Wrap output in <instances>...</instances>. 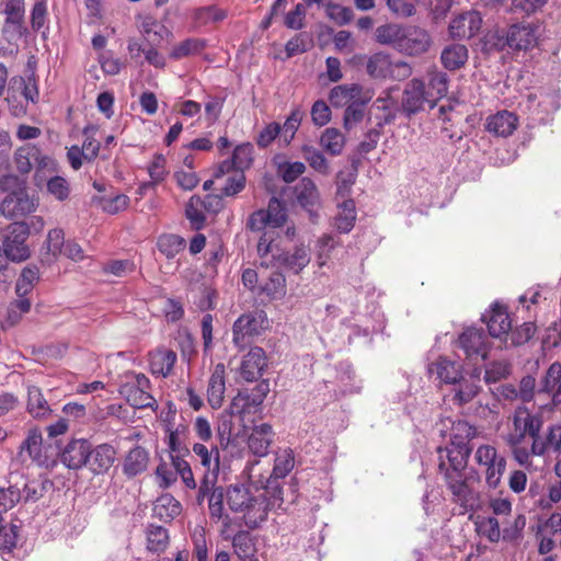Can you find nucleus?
Returning a JSON list of instances; mask_svg holds the SVG:
<instances>
[{
    "instance_id": "obj_1",
    "label": "nucleus",
    "mask_w": 561,
    "mask_h": 561,
    "mask_svg": "<svg viewBox=\"0 0 561 561\" xmlns=\"http://www.w3.org/2000/svg\"><path fill=\"white\" fill-rule=\"evenodd\" d=\"M268 391L270 385L266 381H261L251 389L244 388L238 391L229 407V419L222 417L217 428L220 448L226 449L231 443V417L238 416L244 424L254 422L253 416L261 413Z\"/></svg>"
},
{
    "instance_id": "obj_2",
    "label": "nucleus",
    "mask_w": 561,
    "mask_h": 561,
    "mask_svg": "<svg viewBox=\"0 0 561 561\" xmlns=\"http://www.w3.org/2000/svg\"><path fill=\"white\" fill-rule=\"evenodd\" d=\"M261 265L268 267H283L294 274H299L310 263V249L305 244L296 245L294 251H284L279 242L271 233L264 232L256 245Z\"/></svg>"
},
{
    "instance_id": "obj_3",
    "label": "nucleus",
    "mask_w": 561,
    "mask_h": 561,
    "mask_svg": "<svg viewBox=\"0 0 561 561\" xmlns=\"http://www.w3.org/2000/svg\"><path fill=\"white\" fill-rule=\"evenodd\" d=\"M513 432L504 437L516 462L527 466V453L524 440L526 437L541 432L543 417L540 413H533L526 407H517L513 413Z\"/></svg>"
},
{
    "instance_id": "obj_4",
    "label": "nucleus",
    "mask_w": 561,
    "mask_h": 561,
    "mask_svg": "<svg viewBox=\"0 0 561 561\" xmlns=\"http://www.w3.org/2000/svg\"><path fill=\"white\" fill-rule=\"evenodd\" d=\"M443 480L451 494L450 501L459 507V514L465 515L479 508L480 493L469 483L466 471L448 474Z\"/></svg>"
},
{
    "instance_id": "obj_5",
    "label": "nucleus",
    "mask_w": 561,
    "mask_h": 561,
    "mask_svg": "<svg viewBox=\"0 0 561 561\" xmlns=\"http://www.w3.org/2000/svg\"><path fill=\"white\" fill-rule=\"evenodd\" d=\"M366 71L374 79L402 81L412 75V67L407 61H393L389 54L378 51L368 57Z\"/></svg>"
},
{
    "instance_id": "obj_6",
    "label": "nucleus",
    "mask_w": 561,
    "mask_h": 561,
    "mask_svg": "<svg viewBox=\"0 0 561 561\" xmlns=\"http://www.w3.org/2000/svg\"><path fill=\"white\" fill-rule=\"evenodd\" d=\"M474 460L483 468L486 485L490 489H496L506 470V458L494 446L484 444L477 448Z\"/></svg>"
},
{
    "instance_id": "obj_7",
    "label": "nucleus",
    "mask_w": 561,
    "mask_h": 561,
    "mask_svg": "<svg viewBox=\"0 0 561 561\" xmlns=\"http://www.w3.org/2000/svg\"><path fill=\"white\" fill-rule=\"evenodd\" d=\"M224 497L225 490L221 485H218L216 472L203 473L198 483L196 503L201 506L207 500L210 518L216 522L224 516Z\"/></svg>"
},
{
    "instance_id": "obj_8",
    "label": "nucleus",
    "mask_w": 561,
    "mask_h": 561,
    "mask_svg": "<svg viewBox=\"0 0 561 561\" xmlns=\"http://www.w3.org/2000/svg\"><path fill=\"white\" fill-rule=\"evenodd\" d=\"M28 236L30 227L24 221H14L8 226L2 248L9 260L21 262L31 256L30 248L26 244Z\"/></svg>"
},
{
    "instance_id": "obj_9",
    "label": "nucleus",
    "mask_w": 561,
    "mask_h": 561,
    "mask_svg": "<svg viewBox=\"0 0 561 561\" xmlns=\"http://www.w3.org/2000/svg\"><path fill=\"white\" fill-rule=\"evenodd\" d=\"M537 42L538 27L531 23H518L511 25L496 45L501 48L507 46L514 50H528L534 48Z\"/></svg>"
},
{
    "instance_id": "obj_10",
    "label": "nucleus",
    "mask_w": 561,
    "mask_h": 561,
    "mask_svg": "<svg viewBox=\"0 0 561 561\" xmlns=\"http://www.w3.org/2000/svg\"><path fill=\"white\" fill-rule=\"evenodd\" d=\"M438 471L443 477L466 471L472 448L453 446L437 447Z\"/></svg>"
},
{
    "instance_id": "obj_11",
    "label": "nucleus",
    "mask_w": 561,
    "mask_h": 561,
    "mask_svg": "<svg viewBox=\"0 0 561 561\" xmlns=\"http://www.w3.org/2000/svg\"><path fill=\"white\" fill-rule=\"evenodd\" d=\"M457 344L470 362L484 360L490 351L489 339L483 329L474 327L463 330L458 337Z\"/></svg>"
},
{
    "instance_id": "obj_12",
    "label": "nucleus",
    "mask_w": 561,
    "mask_h": 561,
    "mask_svg": "<svg viewBox=\"0 0 561 561\" xmlns=\"http://www.w3.org/2000/svg\"><path fill=\"white\" fill-rule=\"evenodd\" d=\"M433 44L430 33L417 25H405L398 51L408 56H421Z\"/></svg>"
},
{
    "instance_id": "obj_13",
    "label": "nucleus",
    "mask_w": 561,
    "mask_h": 561,
    "mask_svg": "<svg viewBox=\"0 0 561 561\" xmlns=\"http://www.w3.org/2000/svg\"><path fill=\"white\" fill-rule=\"evenodd\" d=\"M428 103L434 107L433 99L430 98L423 80L414 78L404 88L401 106L403 112L411 116L424 108Z\"/></svg>"
},
{
    "instance_id": "obj_14",
    "label": "nucleus",
    "mask_w": 561,
    "mask_h": 561,
    "mask_svg": "<svg viewBox=\"0 0 561 561\" xmlns=\"http://www.w3.org/2000/svg\"><path fill=\"white\" fill-rule=\"evenodd\" d=\"M481 26V14L471 10L455 16L449 23L448 32L454 39H469L479 33Z\"/></svg>"
},
{
    "instance_id": "obj_15",
    "label": "nucleus",
    "mask_w": 561,
    "mask_h": 561,
    "mask_svg": "<svg viewBox=\"0 0 561 561\" xmlns=\"http://www.w3.org/2000/svg\"><path fill=\"white\" fill-rule=\"evenodd\" d=\"M37 204L28 196L25 190L12 192L5 196L0 205L1 214L7 218L25 217L36 210Z\"/></svg>"
},
{
    "instance_id": "obj_16",
    "label": "nucleus",
    "mask_w": 561,
    "mask_h": 561,
    "mask_svg": "<svg viewBox=\"0 0 561 561\" xmlns=\"http://www.w3.org/2000/svg\"><path fill=\"white\" fill-rule=\"evenodd\" d=\"M50 161V158L43 156L41 149L33 144L19 147L14 153V162L21 174L30 173L33 169V162L38 168H46Z\"/></svg>"
},
{
    "instance_id": "obj_17",
    "label": "nucleus",
    "mask_w": 561,
    "mask_h": 561,
    "mask_svg": "<svg viewBox=\"0 0 561 561\" xmlns=\"http://www.w3.org/2000/svg\"><path fill=\"white\" fill-rule=\"evenodd\" d=\"M91 444L87 439L70 440L61 453V462L69 469H80L88 465Z\"/></svg>"
},
{
    "instance_id": "obj_18",
    "label": "nucleus",
    "mask_w": 561,
    "mask_h": 561,
    "mask_svg": "<svg viewBox=\"0 0 561 561\" xmlns=\"http://www.w3.org/2000/svg\"><path fill=\"white\" fill-rule=\"evenodd\" d=\"M274 438L275 432L272 425L261 423L252 427L248 437V447L253 455L264 457L270 453Z\"/></svg>"
},
{
    "instance_id": "obj_19",
    "label": "nucleus",
    "mask_w": 561,
    "mask_h": 561,
    "mask_svg": "<svg viewBox=\"0 0 561 561\" xmlns=\"http://www.w3.org/2000/svg\"><path fill=\"white\" fill-rule=\"evenodd\" d=\"M266 366L267 359L264 350L255 346L244 355L240 367V375L244 380L253 381L263 375Z\"/></svg>"
},
{
    "instance_id": "obj_20",
    "label": "nucleus",
    "mask_w": 561,
    "mask_h": 561,
    "mask_svg": "<svg viewBox=\"0 0 561 561\" xmlns=\"http://www.w3.org/2000/svg\"><path fill=\"white\" fill-rule=\"evenodd\" d=\"M540 391L551 397L552 407L561 413V363L553 362L540 381Z\"/></svg>"
},
{
    "instance_id": "obj_21",
    "label": "nucleus",
    "mask_w": 561,
    "mask_h": 561,
    "mask_svg": "<svg viewBox=\"0 0 561 561\" xmlns=\"http://www.w3.org/2000/svg\"><path fill=\"white\" fill-rule=\"evenodd\" d=\"M486 325L491 336L500 339L505 344L508 343V333L512 329V320L505 307L495 304L492 307Z\"/></svg>"
},
{
    "instance_id": "obj_22",
    "label": "nucleus",
    "mask_w": 561,
    "mask_h": 561,
    "mask_svg": "<svg viewBox=\"0 0 561 561\" xmlns=\"http://www.w3.org/2000/svg\"><path fill=\"white\" fill-rule=\"evenodd\" d=\"M226 391V368L224 364H217L210 375L207 386V402L211 409L221 408Z\"/></svg>"
},
{
    "instance_id": "obj_23",
    "label": "nucleus",
    "mask_w": 561,
    "mask_h": 561,
    "mask_svg": "<svg viewBox=\"0 0 561 561\" xmlns=\"http://www.w3.org/2000/svg\"><path fill=\"white\" fill-rule=\"evenodd\" d=\"M261 330L262 320H260L255 314H242L233 323V342L238 346H243L247 343V337L259 335Z\"/></svg>"
},
{
    "instance_id": "obj_24",
    "label": "nucleus",
    "mask_w": 561,
    "mask_h": 561,
    "mask_svg": "<svg viewBox=\"0 0 561 561\" xmlns=\"http://www.w3.org/2000/svg\"><path fill=\"white\" fill-rule=\"evenodd\" d=\"M369 91L358 83L340 84L331 89L329 101L333 107H346Z\"/></svg>"
},
{
    "instance_id": "obj_25",
    "label": "nucleus",
    "mask_w": 561,
    "mask_h": 561,
    "mask_svg": "<svg viewBox=\"0 0 561 561\" xmlns=\"http://www.w3.org/2000/svg\"><path fill=\"white\" fill-rule=\"evenodd\" d=\"M176 353L172 350L160 347L149 353V367L152 375L168 377L172 374L176 363Z\"/></svg>"
},
{
    "instance_id": "obj_26",
    "label": "nucleus",
    "mask_w": 561,
    "mask_h": 561,
    "mask_svg": "<svg viewBox=\"0 0 561 561\" xmlns=\"http://www.w3.org/2000/svg\"><path fill=\"white\" fill-rule=\"evenodd\" d=\"M518 125V117L508 111H500L490 116L486 121L485 128L489 133L500 136H511Z\"/></svg>"
},
{
    "instance_id": "obj_27",
    "label": "nucleus",
    "mask_w": 561,
    "mask_h": 561,
    "mask_svg": "<svg viewBox=\"0 0 561 561\" xmlns=\"http://www.w3.org/2000/svg\"><path fill=\"white\" fill-rule=\"evenodd\" d=\"M116 459V450L110 444H101L94 449L91 448L88 466L95 474H101L110 470Z\"/></svg>"
},
{
    "instance_id": "obj_28",
    "label": "nucleus",
    "mask_w": 561,
    "mask_h": 561,
    "mask_svg": "<svg viewBox=\"0 0 561 561\" xmlns=\"http://www.w3.org/2000/svg\"><path fill=\"white\" fill-rule=\"evenodd\" d=\"M294 192L298 204L310 214L313 213V208L320 206V193L310 178H302L296 184Z\"/></svg>"
},
{
    "instance_id": "obj_29",
    "label": "nucleus",
    "mask_w": 561,
    "mask_h": 561,
    "mask_svg": "<svg viewBox=\"0 0 561 561\" xmlns=\"http://www.w3.org/2000/svg\"><path fill=\"white\" fill-rule=\"evenodd\" d=\"M271 510L268 501L265 500L264 496L261 494L253 495L250 503H248L244 511H242L244 524L250 529L257 528L260 524L266 519Z\"/></svg>"
},
{
    "instance_id": "obj_30",
    "label": "nucleus",
    "mask_w": 561,
    "mask_h": 561,
    "mask_svg": "<svg viewBox=\"0 0 561 561\" xmlns=\"http://www.w3.org/2000/svg\"><path fill=\"white\" fill-rule=\"evenodd\" d=\"M20 457L23 461L26 460V456L34 462L43 465L45 457L43 454V437L42 432L34 427L27 432L26 438L23 440L20 447Z\"/></svg>"
},
{
    "instance_id": "obj_31",
    "label": "nucleus",
    "mask_w": 561,
    "mask_h": 561,
    "mask_svg": "<svg viewBox=\"0 0 561 561\" xmlns=\"http://www.w3.org/2000/svg\"><path fill=\"white\" fill-rule=\"evenodd\" d=\"M450 424V443L453 446L472 448L470 442L478 436V430L466 420L451 421Z\"/></svg>"
},
{
    "instance_id": "obj_32",
    "label": "nucleus",
    "mask_w": 561,
    "mask_h": 561,
    "mask_svg": "<svg viewBox=\"0 0 561 561\" xmlns=\"http://www.w3.org/2000/svg\"><path fill=\"white\" fill-rule=\"evenodd\" d=\"M149 453L141 446L130 449L123 463V472L128 478H134L147 470Z\"/></svg>"
},
{
    "instance_id": "obj_33",
    "label": "nucleus",
    "mask_w": 561,
    "mask_h": 561,
    "mask_svg": "<svg viewBox=\"0 0 561 561\" xmlns=\"http://www.w3.org/2000/svg\"><path fill=\"white\" fill-rule=\"evenodd\" d=\"M469 58V51L463 44L447 45L440 54L443 66L450 71L459 70L465 67Z\"/></svg>"
},
{
    "instance_id": "obj_34",
    "label": "nucleus",
    "mask_w": 561,
    "mask_h": 561,
    "mask_svg": "<svg viewBox=\"0 0 561 561\" xmlns=\"http://www.w3.org/2000/svg\"><path fill=\"white\" fill-rule=\"evenodd\" d=\"M181 503L170 493L160 495L153 504V516L169 523L181 514Z\"/></svg>"
},
{
    "instance_id": "obj_35",
    "label": "nucleus",
    "mask_w": 561,
    "mask_h": 561,
    "mask_svg": "<svg viewBox=\"0 0 561 561\" xmlns=\"http://www.w3.org/2000/svg\"><path fill=\"white\" fill-rule=\"evenodd\" d=\"M146 549L149 552L161 554L170 545L169 530L162 526L149 524L145 531Z\"/></svg>"
},
{
    "instance_id": "obj_36",
    "label": "nucleus",
    "mask_w": 561,
    "mask_h": 561,
    "mask_svg": "<svg viewBox=\"0 0 561 561\" xmlns=\"http://www.w3.org/2000/svg\"><path fill=\"white\" fill-rule=\"evenodd\" d=\"M431 374H436L445 383H456L461 379V367L456 362L449 360L446 357H439L432 363L428 367Z\"/></svg>"
},
{
    "instance_id": "obj_37",
    "label": "nucleus",
    "mask_w": 561,
    "mask_h": 561,
    "mask_svg": "<svg viewBox=\"0 0 561 561\" xmlns=\"http://www.w3.org/2000/svg\"><path fill=\"white\" fill-rule=\"evenodd\" d=\"M455 387L453 389V398L451 401L454 404L462 407L469 402H471L480 392L479 379L474 378H463L453 383Z\"/></svg>"
},
{
    "instance_id": "obj_38",
    "label": "nucleus",
    "mask_w": 561,
    "mask_h": 561,
    "mask_svg": "<svg viewBox=\"0 0 561 561\" xmlns=\"http://www.w3.org/2000/svg\"><path fill=\"white\" fill-rule=\"evenodd\" d=\"M356 207L352 198L337 204V214L334 217V227L340 233H348L355 226Z\"/></svg>"
},
{
    "instance_id": "obj_39",
    "label": "nucleus",
    "mask_w": 561,
    "mask_h": 561,
    "mask_svg": "<svg viewBox=\"0 0 561 561\" xmlns=\"http://www.w3.org/2000/svg\"><path fill=\"white\" fill-rule=\"evenodd\" d=\"M192 450L194 455L198 457L201 465L205 469L204 473L214 471L216 472V478H218L220 465L219 447L211 446V448H208L202 443H195Z\"/></svg>"
},
{
    "instance_id": "obj_40",
    "label": "nucleus",
    "mask_w": 561,
    "mask_h": 561,
    "mask_svg": "<svg viewBox=\"0 0 561 561\" xmlns=\"http://www.w3.org/2000/svg\"><path fill=\"white\" fill-rule=\"evenodd\" d=\"M26 410L34 419H45L51 413L50 405L45 399L41 388L36 386H30L27 388Z\"/></svg>"
},
{
    "instance_id": "obj_41",
    "label": "nucleus",
    "mask_w": 561,
    "mask_h": 561,
    "mask_svg": "<svg viewBox=\"0 0 561 561\" xmlns=\"http://www.w3.org/2000/svg\"><path fill=\"white\" fill-rule=\"evenodd\" d=\"M373 96L374 92L371 90L368 93L363 94V96L357 99L352 104H348V106H346L343 116V123L346 129H352L354 126H356L358 123L363 121L365 116L366 106L371 101Z\"/></svg>"
},
{
    "instance_id": "obj_42",
    "label": "nucleus",
    "mask_w": 561,
    "mask_h": 561,
    "mask_svg": "<svg viewBox=\"0 0 561 561\" xmlns=\"http://www.w3.org/2000/svg\"><path fill=\"white\" fill-rule=\"evenodd\" d=\"M405 25L396 23H386L379 25L375 31L376 42L381 45L392 46L394 49H399V45L402 38V34Z\"/></svg>"
},
{
    "instance_id": "obj_43",
    "label": "nucleus",
    "mask_w": 561,
    "mask_h": 561,
    "mask_svg": "<svg viewBox=\"0 0 561 561\" xmlns=\"http://www.w3.org/2000/svg\"><path fill=\"white\" fill-rule=\"evenodd\" d=\"M300 153L313 171L321 175L330 174V163L318 148L309 144H304L300 147Z\"/></svg>"
},
{
    "instance_id": "obj_44",
    "label": "nucleus",
    "mask_w": 561,
    "mask_h": 561,
    "mask_svg": "<svg viewBox=\"0 0 561 561\" xmlns=\"http://www.w3.org/2000/svg\"><path fill=\"white\" fill-rule=\"evenodd\" d=\"M7 14L5 25L12 26L15 34L21 37L26 32L24 27V2L23 0H10L4 10Z\"/></svg>"
},
{
    "instance_id": "obj_45",
    "label": "nucleus",
    "mask_w": 561,
    "mask_h": 561,
    "mask_svg": "<svg viewBox=\"0 0 561 561\" xmlns=\"http://www.w3.org/2000/svg\"><path fill=\"white\" fill-rule=\"evenodd\" d=\"M232 547L234 553L241 561L256 560L254 554L256 552L255 542L249 531L240 530L232 538Z\"/></svg>"
},
{
    "instance_id": "obj_46",
    "label": "nucleus",
    "mask_w": 561,
    "mask_h": 561,
    "mask_svg": "<svg viewBox=\"0 0 561 561\" xmlns=\"http://www.w3.org/2000/svg\"><path fill=\"white\" fill-rule=\"evenodd\" d=\"M305 112L300 106H296L291 108L289 115L287 116L285 123L280 125V141L284 146H289L294 140L296 133L298 131L301 122L304 119Z\"/></svg>"
},
{
    "instance_id": "obj_47",
    "label": "nucleus",
    "mask_w": 561,
    "mask_h": 561,
    "mask_svg": "<svg viewBox=\"0 0 561 561\" xmlns=\"http://www.w3.org/2000/svg\"><path fill=\"white\" fill-rule=\"evenodd\" d=\"M427 76L428 90L426 91L435 104L437 100L444 98L448 92V76L445 72L437 70L436 68L428 70Z\"/></svg>"
},
{
    "instance_id": "obj_48",
    "label": "nucleus",
    "mask_w": 561,
    "mask_h": 561,
    "mask_svg": "<svg viewBox=\"0 0 561 561\" xmlns=\"http://www.w3.org/2000/svg\"><path fill=\"white\" fill-rule=\"evenodd\" d=\"M320 146L331 156H339L345 147V137L337 128H327L320 136Z\"/></svg>"
},
{
    "instance_id": "obj_49",
    "label": "nucleus",
    "mask_w": 561,
    "mask_h": 561,
    "mask_svg": "<svg viewBox=\"0 0 561 561\" xmlns=\"http://www.w3.org/2000/svg\"><path fill=\"white\" fill-rule=\"evenodd\" d=\"M123 393L126 401L135 409L152 408L156 404V399L150 394V391L134 386H124Z\"/></svg>"
},
{
    "instance_id": "obj_50",
    "label": "nucleus",
    "mask_w": 561,
    "mask_h": 561,
    "mask_svg": "<svg viewBox=\"0 0 561 561\" xmlns=\"http://www.w3.org/2000/svg\"><path fill=\"white\" fill-rule=\"evenodd\" d=\"M203 208H207L206 202H203L197 195H193L186 204L185 216L194 230H201L205 226L206 218Z\"/></svg>"
},
{
    "instance_id": "obj_51",
    "label": "nucleus",
    "mask_w": 561,
    "mask_h": 561,
    "mask_svg": "<svg viewBox=\"0 0 561 561\" xmlns=\"http://www.w3.org/2000/svg\"><path fill=\"white\" fill-rule=\"evenodd\" d=\"M205 47L206 42L202 38H186L172 48L170 58L180 60L182 58L202 53Z\"/></svg>"
},
{
    "instance_id": "obj_52",
    "label": "nucleus",
    "mask_w": 561,
    "mask_h": 561,
    "mask_svg": "<svg viewBox=\"0 0 561 561\" xmlns=\"http://www.w3.org/2000/svg\"><path fill=\"white\" fill-rule=\"evenodd\" d=\"M170 459L176 477L179 476L181 478L183 484L190 490L198 489L192 467L190 462L184 459L183 455H170Z\"/></svg>"
},
{
    "instance_id": "obj_53",
    "label": "nucleus",
    "mask_w": 561,
    "mask_h": 561,
    "mask_svg": "<svg viewBox=\"0 0 561 561\" xmlns=\"http://www.w3.org/2000/svg\"><path fill=\"white\" fill-rule=\"evenodd\" d=\"M39 280V270L35 264L26 265L16 282L15 291L19 297H24L32 291L34 285Z\"/></svg>"
},
{
    "instance_id": "obj_54",
    "label": "nucleus",
    "mask_w": 561,
    "mask_h": 561,
    "mask_svg": "<svg viewBox=\"0 0 561 561\" xmlns=\"http://www.w3.org/2000/svg\"><path fill=\"white\" fill-rule=\"evenodd\" d=\"M15 88L20 90V94L24 98L26 102L36 103L38 100V89L37 83L33 79H28L27 81L23 77L15 78L13 80V85L9 90L8 101L14 99Z\"/></svg>"
},
{
    "instance_id": "obj_55",
    "label": "nucleus",
    "mask_w": 561,
    "mask_h": 561,
    "mask_svg": "<svg viewBox=\"0 0 561 561\" xmlns=\"http://www.w3.org/2000/svg\"><path fill=\"white\" fill-rule=\"evenodd\" d=\"M295 467V455L293 449L285 448L276 454L274 468L270 478L283 479Z\"/></svg>"
},
{
    "instance_id": "obj_56",
    "label": "nucleus",
    "mask_w": 561,
    "mask_h": 561,
    "mask_svg": "<svg viewBox=\"0 0 561 561\" xmlns=\"http://www.w3.org/2000/svg\"><path fill=\"white\" fill-rule=\"evenodd\" d=\"M65 232L60 228H55L48 231L47 239L45 241V253L47 261L56 260L58 255L62 253L65 247Z\"/></svg>"
},
{
    "instance_id": "obj_57",
    "label": "nucleus",
    "mask_w": 561,
    "mask_h": 561,
    "mask_svg": "<svg viewBox=\"0 0 561 561\" xmlns=\"http://www.w3.org/2000/svg\"><path fill=\"white\" fill-rule=\"evenodd\" d=\"M226 495L230 510L241 513L244 511L253 496L251 495L250 491L242 485H230L226 492Z\"/></svg>"
},
{
    "instance_id": "obj_58",
    "label": "nucleus",
    "mask_w": 561,
    "mask_h": 561,
    "mask_svg": "<svg viewBox=\"0 0 561 561\" xmlns=\"http://www.w3.org/2000/svg\"><path fill=\"white\" fill-rule=\"evenodd\" d=\"M260 293L271 298H282L286 294V278L282 272L274 271L260 287Z\"/></svg>"
},
{
    "instance_id": "obj_59",
    "label": "nucleus",
    "mask_w": 561,
    "mask_h": 561,
    "mask_svg": "<svg viewBox=\"0 0 561 561\" xmlns=\"http://www.w3.org/2000/svg\"><path fill=\"white\" fill-rule=\"evenodd\" d=\"M140 32L151 46L159 45L163 39L164 26L152 16H146L140 23Z\"/></svg>"
},
{
    "instance_id": "obj_60",
    "label": "nucleus",
    "mask_w": 561,
    "mask_h": 561,
    "mask_svg": "<svg viewBox=\"0 0 561 561\" xmlns=\"http://www.w3.org/2000/svg\"><path fill=\"white\" fill-rule=\"evenodd\" d=\"M157 247L168 259H173L185 247V240L176 234H163L159 237Z\"/></svg>"
},
{
    "instance_id": "obj_61",
    "label": "nucleus",
    "mask_w": 561,
    "mask_h": 561,
    "mask_svg": "<svg viewBox=\"0 0 561 561\" xmlns=\"http://www.w3.org/2000/svg\"><path fill=\"white\" fill-rule=\"evenodd\" d=\"M476 526L478 534L490 542H499L501 538L503 539V530L495 517H483Z\"/></svg>"
},
{
    "instance_id": "obj_62",
    "label": "nucleus",
    "mask_w": 561,
    "mask_h": 561,
    "mask_svg": "<svg viewBox=\"0 0 561 561\" xmlns=\"http://www.w3.org/2000/svg\"><path fill=\"white\" fill-rule=\"evenodd\" d=\"M193 557L196 561H208V546L205 528L196 526L191 533Z\"/></svg>"
},
{
    "instance_id": "obj_63",
    "label": "nucleus",
    "mask_w": 561,
    "mask_h": 561,
    "mask_svg": "<svg viewBox=\"0 0 561 561\" xmlns=\"http://www.w3.org/2000/svg\"><path fill=\"white\" fill-rule=\"evenodd\" d=\"M232 165L239 171L251 167L253 162V146L250 142L238 145L232 152Z\"/></svg>"
},
{
    "instance_id": "obj_64",
    "label": "nucleus",
    "mask_w": 561,
    "mask_h": 561,
    "mask_svg": "<svg viewBox=\"0 0 561 561\" xmlns=\"http://www.w3.org/2000/svg\"><path fill=\"white\" fill-rule=\"evenodd\" d=\"M268 214L270 227L279 228L283 227L287 221V211L285 205L277 198L272 197L268 201L267 208L265 209Z\"/></svg>"
}]
</instances>
